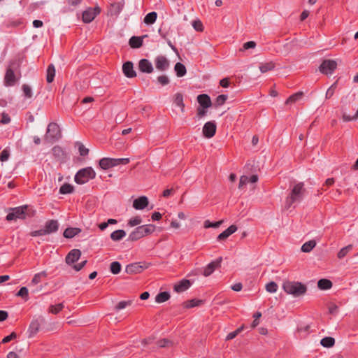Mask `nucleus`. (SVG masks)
<instances>
[{
	"label": "nucleus",
	"instance_id": "20",
	"mask_svg": "<svg viewBox=\"0 0 358 358\" xmlns=\"http://www.w3.org/2000/svg\"><path fill=\"white\" fill-rule=\"evenodd\" d=\"M191 285L189 280H182L174 285V290L176 292H182L187 290Z\"/></svg>",
	"mask_w": 358,
	"mask_h": 358
},
{
	"label": "nucleus",
	"instance_id": "45",
	"mask_svg": "<svg viewBox=\"0 0 358 358\" xmlns=\"http://www.w3.org/2000/svg\"><path fill=\"white\" fill-rule=\"evenodd\" d=\"M222 223V221H217L215 222H211L209 220H206L203 223V226L205 228H218L221 224Z\"/></svg>",
	"mask_w": 358,
	"mask_h": 358
},
{
	"label": "nucleus",
	"instance_id": "42",
	"mask_svg": "<svg viewBox=\"0 0 358 358\" xmlns=\"http://www.w3.org/2000/svg\"><path fill=\"white\" fill-rule=\"evenodd\" d=\"M141 222H142V219H141V216H135V217H131L128 221L127 224H128V226L133 227H135V226H137V225L141 224Z\"/></svg>",
	"mask_w": 358,
	"mask_h": 358
},
{
	"label": "nucleus",
	"instance_id": "64",
	"mask_svg": "<svg viewBox=\"0 0 358 358\" xmlns=\"http://www.w3.org/2000/svg\"><path fill=\"white\" fill-rule=\"evenodd\" d=\"M8 317V313L4 310H0V322L6 320Z\"/></svg>",
	"mask_w": 358,
	"mask_h": 358
},
{
	"label": "nucleus",
	"instance_id": "19",
	"mask_svg": "<svg viewBox=\"0 0 358 358\" xmlns=\"http://www.w3.org/2000/svg\"><path fill=\"white\" fill-rule=\"evenodd\" d=\"M122 71L127 78H134L136 75L133 63L131 62H127L123 64Z\"/></svg>",
	"mask_w": 358,
	"mask_h": 358
},
{
	"label": "nucleus",
	"instance_id": "7",
	"mask_svg": "<svg viewBox=\"0 0 358 358\" xmlns=\"http://www.w3.org/2000/svg\"><path fill=\"white\" fill-rule=\"evenodd\" d=\"M60 136L61 134L59 126L55 122L49 124L45 136V140L48 141H53L57 140Z\"/></svg>",
	"mask_w": 358,
	"mask_h": 358
},
{
	"label": "nucleus",
	"instance_id": "12",
	"mask_svg": "<svg viewBox=\"0 0 358 358\" xmlns=\"http://www.w3.org/2000/svg\"><path fill=\"white\" fill-rule=\"evenodd\" d=\"M222 261V258L219 257L207 264L203 268V275L206 277L210 275L216 268L221 266Z\"/></svg>",
	"mask_w": 358,
	"mask_h": 358
},
{
	"label": "nucleus",
	"instance_id": "24",
	"mask_svg": "<svg viewBox=\"0 0 358 358\" xmlns=\"http://www.w3.org/2000/svg\"><path fill=\"white\" fill-rule=\"evenodd\" d=\"M275 64L273 62H268L261 63L259 65V70L262 73H264L268 71H272L275 69Z\"/></svg>",
	"mask_w": 358,
	"mask_h": 358
},
{
	"label": "nucleus",
	"instance_id": "13",
	"mask_svg": "<svg viewBox=\"0 0 358 358\" xmlns=\"http://www.w3.org/2000/svg\"><path fill=\"white\" fill-rule=\"evenodd\" d=\"M155 64L156 69L159 71H166L169 67V60L163 55L157 56L155 58Z\"/></svg>",
	"mask_w": 358,
	"mask_h": 358
},
{
	"label": "nucleus",
	"instance_id": "34",
	"mask_svg": "<svg viewBox=\"0 0 358 358\" xmlns=\"http://www.w3.org/2000/svg\"><path fill=\"white\" fill-rule=\"evenodd\" d=\"M132 302H133L132 300L121 301L115 305V306L114 307V309L116 311L123 310V309L126 308L127 307L131 306L132 304Z\"/></svg>",
	"mask_w": 358,
	"mask_h": 358
},
{
	"label": "nucleus",
	"instance_id": "60",
	"mask_svg": "<svg viewBox=\"0 0 358 358\" xmlns=\"http://www.w3.org/2000/svg\"><path fill=\"white\" fill-rule=\"evenodd\" d=\"M16 336H17L16 334L13 332L10 335L4 337L2 340V343H8V342L10 341L11 340L15 338Z\"/></svg>",
	"mask_w": 358,
	"mask_h": 358
},
{
	"label": "nucleus",
	"instance_id": "29",
	"mask_svg": "<svg viewBox=\"0 0 358 358\" xmlns=\"http://www.w3.org/2000/svg\"><path fill=\"white\" fill-rule=\"evenodd\" d=\"M55 76V69L53 64H50L48 66L46 72V80L48 83H50L53 81Z\"/></svg>",
	"mask_w": 358,
	"mask_h": 358
},
{
	"label": "nucleus",
	"instance_id": "37",
	"mask_svg": "<svg viewBox=\"0 0 358 358\" xmlns=\"http://www.w3.org/2000/svg\"><path fill=\"white\" fill-rule=\"evenodd\" d=\"M302 96H303V92H296L294 94L290 96L287 99L286 103L289 104V103H295V102L301 100L302 99Z\"/></svg>",
	"mask_w": 358,
	"mask_h": 358
},
{
	"label": "nucleus",
	"instance_id": "25",
	"mask_svg": "<svg viewBox=\"0 0 358 358\" xmlns=\"http://www.w3.org/2000/svg\"><path fill=\"white\" fill-rule=\"evenodd\" d=\"M173 103L176 106L180 108L181 112L184 111L185 104L183 102V96L181 94L178 93L175 94L173 99Z\"/></svg>",
	"mask_w": 358,
	"mask_h": 358
},
{
	"label": "nucleus",
	"instance_id": "36",
	"mask_svg": "<svg viewBox=\"0 0 358 358\" xmlns=\"http://www.w3.org/2000/svg\"><path fill=\"white\" fill-rule=\"evenodd\" d=\"M73 192V187L69 184L65 183L62 185L59 189V193L62 194H71Z\"/></svg>",
	"mask_w": 358,
	"mask_h": 358
},
{
	"label": "nucleus",
	"instance_id": "31",
	"mask_svg": "<svg viewBox=\"0 0 358 358\" xmlns=\"http://www.w3.org/2000/svg\"><path fill=\"white\" fill-rule=\"evenodd\" d=\"M316 245V242L315 240H310L309 241L306 242L301 246V250L303 252H310Z\"/></svg>",
	"mask_w": 358,
	"mask_h": 358
},
{
	"label": "nucleus",
	"instance_id": "47",
	"mask_svg": "<svg viewBox=\"0 0 358 358\" xmlns=\"http://www.w3.org/2000/svg\"><path fill=\"white\" fill-rule=\"evenodd\" d=\"M228 96L227 95H225V94H221V95H219L217 98H216V100H215V104L217 106H222L223 105L226 100L227 99Z\"/></svg>",
	"mask_w": 358,
	"mask_h": 358
},
{
	"label": "nucleus",
	"instance_id": "39",
	"mask_svg": "<svg viewBox=\"0 0 358 358\" xmlns=\"http://www.w3.org/2000/svg\"><path fill=\"white\" fill-rule=\"evenodd\" d=\"M334 338L331 337H325L320 341L321 345L325 348H330L334 345Z\"/></svg>",
	"mask_w": 358,
	"mask_h": 358
},
{
	"label": "nucleus",
	"instance_id": "9",
	"mask_svg": "<svg viewBox=\"0 0 358 358\" xmlns=\"http://www.w3.org/2000/svg\"><path fill=\"white\" fill-rule=\"evenodd\" d=\"M337 67V62L335 60H324L320 66V70L322 73L331 75Z\"/></svg>",
	"mask_w": 358,
	"mask_h": 358
},
{
	"label": "nucleus",
	"instance_id": "51",
	"mask_svg": "<svg viewBox=\"0 0 358 358\" xmlns=\"http://www.w3.org/2000/svg\"><path fill=\"white\" fill-rule=\"evenodd\" d=\"M79 153L81 156H86L89 153V150L86 148L83 144L78 143Z\"/></svg>",
	"mask_w": 358,
	"mask_h": 358
},
{
	"label": "nucleus",
	"instance_id": "41",
	"mask_svg": "<svg viewBox=\"0 0 358 358\" xmlns=\"http://www.w3.org/2000/svg\"><path fill=\"white\" fill-rule=\"evenodd\" d=\"M110 269L113 274H118L121 271V264L118 262H113L110 264Z\"/></svg>",
	"mask_w": 358,
	"mask_h": 358
},
{
	"label": "nucleus",
	"instance_id": "14",
	"mask_svg": "<svg viewBox=\"0 0 358 358\" xmlns=\"http://www.w3.org/2000/svg\"><path fill=\"white\" fill-rule=\"evenodd\" d=\"M216 131V125L213 122H206L203 127V134L205 137L212 138Z\"/></svg>",
	"mask_w": 358,
	"mask_h": 358
},
{
	"label": "nucleus",
	"instance_id": "35",
	"mask_svg": "<svg viewBox=\"0 0 358 358\" xmlns=\"http://www.w3.org/2000/svg\"><path fill=\"white\" fill-rule=\"evenodd\" d=\"M170 298V294L167 292H164L158 294L155 297V301L158 303H161L166 301Z\"/></svg>",
	"mask_w": 358,
	"mask_h": 358
},
{
	"label": "nucleus",
	"instance_id": "26",
	"mask_svg": "<svg viewBox=\"0 0 358 358\" xmlns=\"http://www.w3.org/2000/svg\"><path fill=\"white\" fill-rule=\"evenodd\" d=\"M126 236V232L122 229L114 231L110 234V238L114 241H119Z\"/></svg>",
	"mask_w": 358,
	"mask_h": 358
},
{
	"label": "nucleus",
	"instance_id": "3",
	"mask_svg": "<svg viewBox=\"0 0 358 358\" xmlns=\"http://www.w3.org/2000/svg\"><path fill=\"white\" fill-rule=\"evenodd\" d=\"M156 229L153 224H144L136 228L129 236L131 241H137L147 235L152 234Z\"/></svg>",
	"mask_w": 358,
	"mask_h": 358
},
{
	"label": "nucleus",
	"instance_id": "50",
	"mask_svg": "<svg viewBox=\"0 0 358 358\" xmlns=\"http://www.w3.org/2000/svg\"><path fill=\"white\" fill-rule=\"evenodd\" d=\"M10 157V152L8 149H4L0 155V161L3 162L7 161Z\"/></svg>",
	"mask_w": 358,
	"mask_h": 358
},
{
	"label": "nucleus",
	"instance_id": "58",
	"mask_svg": "<svg viewBox=\"0 0 358 358\" xmlns=\"http://www.w3.org/2000/svg\"><path fill=\"white\" fill-rule=\"evenodd\" d=\"M0 122L2 124H8L10 122V117H9V115L8 114L3 113L1 114V118Z\"/></svg>",
	"mask_w": 358,
	"mask_h": 358
},
{
	"label": "nucleus",
	"instance_id": "46",
	"mask_svg": "<svg viewBox=\"0 0 358 358\" xmlns=\"http://www.w3.org/2000/svg\"><path fill=\"white\" fill-rule=\"evenodd\" d=\"M141 266H138L136 264H133L128 265L126 268V271L129 273L139 272Z\"/></svg>",
	"mask_w": 358,
	"mask_h": 358
},
{
	"label": "nucleus",
	"instance_id": "2",
	"mask_svg": "<svg viewBox=\"0 0 358 358\" xmlns=\"http://www.w3.org/2000/svg\"><path fill=\"white\" fill-rule=\"evenodd\" d=\"M303 194V184L302 182L296 184L293 187L289 196L286 199L285 208L288 209L292 207L293 204L299 203L302 200Z\"/></svg>",
	"mask_w": 358,
	"mask_h": 358
},
{
	"label": "nucleus",
	"instance_id": "56",
	"mask_svg": "<svg viewBox=\"0 0 358 358\" xmlns=\"http://www.w3.org/2000/svg\"><path fill=\"white\" fill-rule=\"evenodd\" d=\"M157 81L162 85H166L169 83V80L166 76H160L157 78Z\"/></svg>",
	"mask_w": 358,
	"mask_h": 358
},
{
	"label": "nucleus",
	"instance_id": "44",
	"mask_svg": "<svg viewBox=\"0 0 358 358\" xmlns=\"http://www.w3.org/2000/svg\"><path fill=\"white\" fill-rule=\"evenodd\" d=\"M63 307H64V306L62 303H58L57 305H52L49 308V312L52 314H57L62 310Z\"/></svg>",
	"mask_w": 358,
	"mask_h": 358
},
{
	"label": "nucleus",
	"instance_id": "22",
	"mask_svg": "<svg viewBox=\"0 0 358 358\" xmlns=\"http://www.w3.org/2000/svg\"><path fill=\"white\" fill-rule=\"evenodd\" d=\"M237 230V227L235 225H231L229 226L226 230H224L223 232L219 234L217 236L218 241H222L226 238H227L229 236H231L232 234L236 232Z\"/></svg>",
	"mask_w": 358,
	"mask_h": 358
},
{
	"label": "nucleus",
	"instance_id": "33",
	"mask_svg": "<svg viewBox=\"0 0 358 358\" xmlns=\"http://www.w3.org/2000/svg\"><path fill=\"white\" fill-rule=\"evenodd\" d=\"M342 119L344 122H352L358 120V109L353 115L347 114L345 112L342 113Z\"/></svg>",
	"mask_w": 358,
	"mask_h": 358
},
{
	"label": "nucleus",
	"instance_id": "16",
	"mask_svg": "<svg viewBox=\"0 0 358 358\" xmlns=\"http://www.w3.org/2000/svg\"><path fill=\"white\" fill-rule=\"evenodd\" d=\"M59 223L57 220H51L45 222L43 228L45 235L55 233L58 230Z\"/></svg>",
	"mask_w": 358,
	"mask_h": 358
},
{
	"label": "nucleus",
	"instance_id": "54",
	"mask_svg": "<svg viewBox=\"0 0 358 358\" xmlns=\"http://www.w3.org/2000/svg\"><path fill=\"white\" fill-rule=\"evenodd\" d=\"M192 26L196 31H201L203 30V24L199 20L194 21L192 22Z\"/></svg>",
	"mask_w": 358,
	"mask_h": 358
},
{
	"label": "nucleus",
	"instance_id": "17",
	"mask_svg": "<svg viewBox=\"0 0 358 358\" xmlns=\"http://www.w3.org/2000/svg\"><path fill=\"white\" fill-rule=\"evenodd\" d=\"M148 205V199L145 196H141L133 201V207L136 210H143Z\"/></svg>",
	"mask_w": 358,
	"mask_h": 358
},
{
	"label": "nucleus",
	"instance_id": "15",
	"mask_svg": "<svg viewBox=\"0 0 358 358\" xmlns=\"http://www.w3.org/2000/svg\"><path fill=\"white\" fill-rule=\"evenodd\" d=\"M80 256L81 252L80 250H71L66 257V263L69 265H73L80 259Z\"/></svg>",
	"mask_w": 358,
	"mask_h": 358
},
{
	"label": "nucleus",
	"instance_id": "52",
	"mask_svg": "<svg viewBox=\"0 0 358 358\" xmlns=\"http://www.w3.org/2000/svg\"><path fill=\"white\" fill-rule=\"evenodd\" d=\"M17 296L24 298L25 299H28V289L26 287H22L18 291Z\"/></svg>",
	"mask_w": 358,
	"mask_h": 358
},
{
	"label": "nucleus",
	"instance_id": "28",
	"mask_svg": "<svg viewBox=\"0 0 358 358\" xmlns=\"http://www.w3.org/2000/svg\"><path fill=\"white\" fill-rule=\"evenodd\" d=\"M80 231L81 230L79 228H67L64 232V236L67 238H71Z\"/></svg>",
	"mask_w": 358,
	"mask_h": 358
},
{
	"label": "nucleus",
	"instance_id": "62",
	"mask_svg": "<svg viewBox=\"0 0 358 358\" xmlns=\"http://www.w3.org/2000/svg\"><path fill=\"white\" fill-rule=\"evenodd\" d=\"M52 152H53L54 155H57V156H59L60 155H62V153H63L62 148L59 147H57V146L53 148Z\"/></svg>",
	"mask_w": 358,
	"mask_h": 358
},
{
	"label": "nucleus",
	"instance_id": "40",
	"mask_svg": "<svg viewBox=\"0 0 358 358\" xmlns=\"http://www.w3.org/2000/svg\"><path fill=\"white\" fill-rule=\"evenodd\" d=\"M352 245H348L341 248L337 254L338 258L343 259L352 250Z\"/></svg>",
	"mask_w": 358,
	"mask_h": 358
},
{
	"label": "nucleus",
	"instance_id": "43",
	"mask_svg": "<svg viewBox=\"0 0 358 358\" xmlns=\"http://www.w3.org/2000/svg\"><path fill=\"white\" fill-rule=\"evenodd\" d=\"M266 289L269 293H275L278 290V285L275 282H270L266 284Z\"/></svg>",
	"mask_w": 358,
	"mask_h": 358
},
{
	"label": "nucleus",
	"instance_id": "27",
	"mask_svg": "<svg viewBox=\"0 0 358 358\" xmlns=\"http://www.w3.org/2000/svg\"><path fill=\"white\" fill-rule=\"evenodd\" d=\"M174 70L178 77H182L187 73L186 67L185 66L184 64H182L180 62H178L174 66Z\"/></svg>",
	"mask_w": 358,
	"mask_h": 358
},
{
	"label": "nucleus",
	"instance_id": "30",
	"mask_svg": "<svg viewBox=\"0 0 358 358\" xmlns=\"http://www.w3.org/2000/svg\"><path fill=\"white\" fill-rule=\"evenodd\" d=\"M47 275L48 274H47L46 271H44L39 272L38 273H36L34 275L33 279L31 280L30 285H36L38 284L41 281V279L43 278L47 277Z\"/></svg>",
	"mask_w": 358,
	"mask_h": 358
},
{
	"label": "nucleus",
	"instance_id": "11",
	"mask_svg": "<svg viewBox=\"0 0 358 358\" xmlns=\"http://www.w3.org/2000/svg\"><path fill=\"white\" fill-rule=\"evenodd\" d=\"M19 76H16L13 70L10 68L7 69L4 76V85L6 87H11L15 85L18 81Z\"/></svg>",
	"mask_w": 358,
	"mask_h": 358
},
{
	"label": "nucleus",
	"instance_id": "21",
	"mask_svg": "<svg viewBox=\"0 0 358 358\" xmlns=\"http://www.w3.org/2000/svg\"><path fill=\"white\" fill-rule=\"evenodd\" d=\"M197 101L200 104L201 107L208 108L211 106V101L208 95L203 94H200L197 97Z\"/></svg>",
	"mask_w": 358,
	"mask_h": 358
},
{
	"label": "nucleus",
	"instance_id": "49",
	"mask_svg": "<svg viewBox=\"0 0 358 358\" xmlns=\"http://www.w3.org/2000/svg\"><path fill=\"white\" fill-rule=\"evenodd\" d=\"M256 47V43L255 41H248L243 44V48L240 50L241 51L246 50L248 49H253Z\"/></svg>",
	"mask_w": 358,
	"mask_h": 358
},
{
	"label": "nucleus",
	"instance_id": "1",
	"mask_svg": "<svg viewBox=\"0 0 358 358\" xmlns=\"http://www.w3.org/2000/svg\"><path fill=\"white\" fill-rule=\"evenodd\" d=\"M283 290L294 297L303 295L306 292V286L300 282L285 281L282 284Z\"/></svg>",
	"mask_w": 358,
	"mask_h": 358
},
{
	"label": "nucleus",
	"instance_id": "48",
	"mask_svg": "<svg viewBox=\"0 0 358 358\" xmlns=\"http://www.w3.org/2000/svg\"><path fill=\"white\" fill-rule=\"evenodd\" d=\"M22 90L24 92V95L27 98H31L33 96V92L31 88L27 85H23Z\"/></svg>",
	"mask_w": 358,
	"mask_h": 358
},
{
	"label": "nucleus",
	"instance_id": "6",
	"mask_svg": "<svg viewBox=\"0 0 358 358\" xmlns=\"http://www.w3.org/2000/svg\"><path fill=\"white\" fill-rule=\"evenodd\" d=\"M129 162L128 158H102L99 161V166L102 169L107 170L120 164H127Z\"/></svg>",
	"mask_w": 358,
	"mask_h": 358
},
{
	"label": "nucleus",
	"instance_id": "38",
	"mask_svg": "<svg viewBox=\"0 0 358 358\" xmlns=\"http://www.w3.org/2000/svg\"><path fill=\"white\" fill-rule=\"evenodd\" d=\"M129 44L132 48H139L142 45V39L140 37L132 36L129 40Z\"/></svg>",
	"mask_w": 358,
	"mask_h": 358
},
{
	"label": "nucleus",
	"instance_id": "8",
	"mask_svg": "<svg viewBox=\"0 0 358 358\" xmlns=\"http://www.w3.org/2000/svg\"><path fill=\"white\" fill-rule=\"evenodd\" d=\"M43 322L44 318L41 316L35 317L32 319L28 329L29 337H32L36 334Z\"/></svg>",
	"mask_w": 358,
	"mask_h": 358
},
{
	"label": "nucleus",
	"instance_id": "53",
	"mask_svg": "<svg viewBox=\"0 0 358 358\" xmlns=\"http://www.w3.org/2000/svg\"><path fill=\"white\" fill-rule=\"evenodd\" d=\"M336 87V83H334L332 85H331L329 87V89L327 90L326 94H325L326 99H329L334 95Z\"/></svg>",
	"mask_w": 358,
	"mask_h": 358
},
{
	"label": "nucleus",
	"instance_id": "5",
	"mask_svg": "<svg viewBox=\"0 0 358 358\" xmlns=\"http://www.w3.org/2000/svg\"><path fill=\"white\" fill-rule=\"evenodd\" d=\"M28 206L27 205L10 208L6 215L8 221H16L17 220H24L27 217Z\"/></svg>",
	"mask_w": 358,
	"mask_h": 358
},
{
	"label": "nucleus",
	"instance_id": "57",
	"mask_svg": "<svg viewBox=\"0 0 358 358\" xmlns=\"http://www.w3.org/2000/svg\"><path fill=\"white\" fill-rule=\"evenodd\" d=\"M87 260L82 261L81 262L77 264H73V268L76 271H80L86 264Z\"/></svg>",
	"mask_w": 358,
	"mask_h": 358
},
{
	"label": "nucleus",
	"instance_id": "32",
	"mask_svg": "<svg viewBox=\"0 0 358 358\" xmlns=\"http://www.w3.org/2000/svg\"><path fill=\"white\" fill-rule=\"evenodd\" d=\"M157 14L156 12H150L144 17V22L147 24H152L157 20Z\"/></svg>",
	"mask_w": 358,
	"mask_h": 358
},
{
	"label": "nucleus",
	"instance_id": "63",
	"mask_svg": "<svg viewBox=\"0 0 358 358\" xmlns=\"http://www.w3.org/2000/svg\"><path fill=\"white\" fill-rule=\"evenodd\" d=\"M242 287L243 286L241 283H236L231 286V289L236 292L241 291L242 289Z\"/></svg>",
	"mask_w": 358,
	"mask_h": 358
},
{
	"label": "nucleus",
	"instance_id": "10",
	"mask_svg": "<svg viewBox=\"0 0 358 358\" xmlns=\"http://www.w3.org/2000/svg\"><path fill=\"white\" fill-rule=\"evenodd\" d=\"M101 12L99 7L88 8L83 13V21L85 23L91 22Z\"/></svg>",
	"mask_w": 358,
	"mask_h": 358
},
{
	"label": "nucleus",
	"instance_id": "59",
	"mask_svg": "<svg viewBox=\"0 0 358 358\" xmlns=\"http://www.w3.org/2000/svg\"><path fill=\"white\" fill-rule=\"evenodd\" d=\"M262 316L261 313L257 312L254 314L253 317H255V320L252 322V327L253 328L256 327L259 324V321L257 320Z\"/></svg>",
	"mask_w": 358,
	"mask_h": 358
},
{
	"label": "nucleus",
	"instance_id": "61",
	"mask_svg": "<svg viewBox=\"0 0 358 358\" xmlns=\"http://www.w3.org/2000/svg\"><path fill=\"white\" fill-rule=\"evenodd\" d=\"M32 236H45L43 229L34 231L31 233Z\"/></svg>",
	"mask_w": 358,
	"mask_h": 358
},
{
	"label": "nucleus",
	"instance_id": "55",
	"mask_svg": "<svg viewBox=\"0 0 358 358\" xmlns=\"http://www.w3.org/2000/svg\"><path fill=\"white\" fill-rule=\"evenodd\" d=\"M249 182H250L249 177L246 176H243L240 178L238 187L242 188L244 185H245L246 184H248Z\"/></svg>",
	"mask_w": 358,
	"mask_h": 358
},
{
	"label": "nucleus",
	"instance_id": "23",
	"mask_svg": "<svg viewBox=\"0 0 358 358\" xmlns=\"http://www.w3.org/2000/svg\"><path fill=\"white\" fill-rule=\"evenodd\" d=\"M317 287L321 290H327L331 288L332 282L329 279H320L317 282Z\"/></svg>",
	"mask_w": 358,
	"mask_h": 358
},
{
	"label": "nucleus",
	"instance_id": "18",
	"mask_svg": "<svg viewBox=\"0 0 358 358\" xmlns=\"http://www.w3.org/2000/svg\"><path fill=\"white\" fill-rule=\"evenodd\" d=\"M138 67L140 71L143 73H150L153 71L152 63L146 59L140 60Z\"/></svg>",
	"mask_w": 358,
	"mask_h": 358
},
{
	"label": "nucleus",
	"instance_id": "4",
	"mask_svg": "<svg viewBox=\"0 0 358 358\" xmlns=\"http://www.w3.org/2000/svg\"><path fill=\"white\" fill-rule=\"evenodd\" d=\"M96 173L92 167H86L80 169L75 176L76 183L83 185L87 182L90 180L94 178Z\"/></svg>",
	"mask_w": 358,
	"mask_h": 358
}]
</instances>
